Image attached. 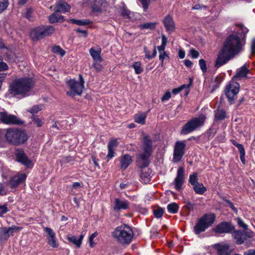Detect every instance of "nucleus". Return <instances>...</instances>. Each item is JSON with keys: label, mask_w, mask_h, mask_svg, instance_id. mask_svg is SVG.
<instances>
[{"label": "nucleus", "mask_w": 255, "mask_h": 255, "mask_svg": "<svg viewBox=\"0 0 255 255\" xmlns=\"http://www.w3.org/2000/svg\"><path fill=\"white\" fill-rule=\"evenodd\" d=\"M242 43L240 38L236 35L231 34L224 43L219 52L215 63V67L219 68L226 64L230 59L241 50Z\"/></svg>", "instance_id": "1"}, {"label": "nucleus", "mask_w": 255, "mask_h": 255, "mask_svg": "<svg viewBox=\"0 0 255 255\" xmlns=\"http://www.w3.org/2000/svg\"><path fill=\"white\" fill-rule=\"evenodd\" d=\"M34 83L30 78H22L13 81L9 88V93L13 96L21 95L24 97L28 95L27 93L33 88Z\"/></svg>", "instance_id": "2"}, {"label": "nucleus", "mask_w": 255, "mask_h": 255, "mask_svg": "<svg viewBox=\"0 0 255 255\" xmlns=\"http://www.w3.org/2000/svg\"><path fill=\"white\" fill-rule=\"evenodd\" d=\"M4 136L6 141L13 145L23 144L28 138V135L24 130L15 128L6 129Z\"/></svg>", "instance_id": "3"}, {"label": "nucleus", "mask_w": 255, "mask_h": 255, "mask_svg": "<svg viewBox=\"0 0 255 255\" xmlns=\"http://www.w3.org/2000/svg\"><path fill=\"white\" fill-rule=\"evenodd\" d=\"M112 234L115 240L122 245L129 244L133 236L131 229L126 225L117 227Z\"/></svg>", "instance_id": "4"}, {"label": "nucleus", "mask_w": 255, "mask_h": 255, "mask_svg": "<svg viewBox=\"0 0 255 255\" xmlns=\"http://www.w3.org/2000/svg\"><path fill=\"white\" fill-rule=\"evenodd\" d=\"M152 141L147 135L144 136L143 140L142 153L137 155V162L141 168H145L149 164V158L152 153Z\"/></svg>", "instance_id": "5"}, {"label": "nucleus", "mask_w": 255, "mask_h": 255, "mask_svg": "<svg viewBox=\"0 0 255 255\" xmlns=\"http://www.w3.org/2000/svg\"><path fill=\"white\" fill-rule=\"evenodd\" d=\"M216 219L215 214L210 213L204 215L197 221L194 227V231L196 235L204 232L207 228L211 226Z\"/></svg>", "instance_id": "6"}, {"label": "nucleus", "mask_w": 255, "mask_h": 255, "mask_svg": "<svg viewBox=\"0 0 255 255\" xmlns=\"http://www.w3.org/2000/svg\"><path fill=\"white\" fill-rule=\"evenodd\" d=\"M206 118L204 115L194 118L188 121L182 128L181 134H187L190 133L204 125Z\"/></svg>", "instance_id": "7"}, {"label": "nucleus", "mask_w": 255, "mask_h": 255, "mask_svg": "<svg viewBox=\"0 0 255 255\" xmlns=\"http://www.w3.org/2000/svg\"><path fill=\"white\" fill-rule=\"evenodd\" d=\"M240 84L234 80L231 81L226 87L225 94L230 104H233L237 98L240 91Z\"/></svg>", "instance_id": "8"}, {"label": "nucleus", "mask_w": 255, "mask_h": 255, "mask_svg": "<svg viewBox=\"0 0 255 255\" xmlns=\"http://www.w3.org/2000/svg\"><path fill=\"white\" fill-rule=\"evenodd\" d=\"M84 81L81 75H79V82L74 79L69 80L67 82V84L70 91H68L67 94L72 97L76 95H81L84 87Z\"/></svg>", "instance_id": "9"}, {"label": "nucleus", "mask_w": 255, "mask_h": 255, "mask_svg": "<svg viewBox=\"0 0 255 255\" xmlns=\"http://www.w3.org/2000/svg\"><path fill=\"white\" fill-rule=\"evenodd\" d=\"M186 141H177L175 142L172 158V162L177 163L181 161L185 153Z\"/></svg>", "instance_id": "10"}, {"label": "nucleus", "mask_w": 255, "mask_h": 255, "mask_svg": "<svg viewBox=\"0 0 255 255\" xmlns=\"http://www.w3.org/2000/svg\"><path fill=\"white\" fill-rule=\"evenodd\" d=\"M0 122L9 125H21L24 122L16 116L9 114L6 112H0Z\"/></svg>", "instance_id": "11"}, {"label": "nucleus", "mask_w": 255, "mask_h": 255, "mask_svg": "<svg viewBox=\"0 0 255 255\" xmlns=\"http://www.w3.org/2000/svg\"><path fill=\"white\" fill-rule=\"evenodd\" d=\"M235 227L230 223L223 222L216 226L213 231L217 234L232 233Z\"/></svg>", "instance_id": "12"}, {"label": "nucleus", "mask_w": 255, "mask_h": 255, "mask_svg": "<svg viewBox=\"0 0 255 255\" xmlns=\"http://www.w3.org/2000/svg\"><path fill=\"white\" fill-rule=\"evenodd\" d=\"M184 181V169L183 167H180L178 169L176 177L173 182L175 188L178 191H180L182 189Z\"/></svg>", "instance_id": "13"}, {"label": "nucleus", "mask_w": 255, "mask_h": 255, "mask_svg": "<svg viewBox=\"0 0 255 255\" xmlns=\"http://www.w3.org/2000/svg\"><path fill=\"white\" fill-rule=\"evenodd\" d=\"M26 177L25 173H18L10 178L8 184L11 188H16L25 181Z\"/></svg>", "instance_id": "14"}, {"label": "nucleus", "mask_w": 255, "mask_h": 255, "mask_svg": "<svg viewBox=\"0 0 255 255\" xmlns=\"http://www.w3.org/2000/svg\"><path fill=\"white\" fill-rule=\"evenodd\" d=\"M15 156L18 162L26 167H29L31 165V161L28 159L23 149L17 148L16 150Z\"/></svg>", "instance_id": "15"}, {"label": "nucleus", "mask_w": 255, "mask_h": 255, "mask_svg": "<svg viewBox=\"0 0 255 255\" xmlns=\"http://www.w3.org/2000/svg\"><path fill=\"white\" fill-rule=\"evenodd\" d=\"M213 248L217 251L218 255H229L232 252L230 245L224 243L215 244Z\"/></svg>", "instance_id": "16"}, {"label": "nucleus", "mask_w": 255, "mask_h": 255, "mask_svg": "<svg viewBox=\"0 0 255 255\" xmlns=\"http://www.w3.org/2000/svg\"><path fill=\"white\" fill-rule=\"evenodd\" d=\"M251 70L248 68L246 64L236 70V74L233 78V80H241L245 78H249L248 75L250 73Z\"/></svg>", "instance_id": "17"}, {"label": "nucleus", "mask_w": 255, "mask_h": 255, "mask_svg": "<svg viewBox=\"0 0 255 255\" xmlns=\"http://www.w3.org/2000/svg\"><path fill=\"white\" fill-rule=\"evenodd\" d=\"M94 11L102 10L107 5L106 0H87Z\"/></svg>", "instance_id": "18"}, {"label": "nucleus", "mask_w": 255, "mask_h": 255, "mask_svg": "<svg viewBox=\"0 0 255 255\" xmlns=\"http://www.w3.org/2000/svg\"><path fill=\"white\" fill-rule=\"evenodd\" d=\"M232 235L233 239L236 241V244L238 245L244 244L247 240L244 231L234 229L232 233Z\"/></svg>", "instance_id": "19"}, {"label": "nucleus", "mask_w": 255, "mask_h": 255, "mask_svg": "<svg viewBox=\"0 0 255 255\" xmlns=\"http://www.w3.org/2000/svg\"><path fill=\"white\" fill-rule=\"evenodd\" d=\"M164 25L167 31L171 33L173 32L175 28L174 21L172 16L167 15L163 20Z\"/></svg>", "instance_id": "20"}, {"label": "nucleus", "mask_w": 255, "mask_h": 255, "mask_svg": "<svg viewBox=\"0 0 255 255\" xmlns=\"http://www.w3.org/2000/svg\"><path fill=\"white\" fill-rule=\"evenodd\" d=\"M129 202L128 200H122L119 198H116L113 209L115 211L127 210L129 208Z\"/></svg>", "instance_id": "21"}, {"label": "nucleus", "mask_w": 255, "mask_h": 255, "mask_svg": "<svg viewBox=\"0 0 255 255\" xmlns=\"http://www.w3.org/2000/svg\"><path fill=\"white\" fill-rule=\"evenodd\" d=\"M30 36L35 40L41 39L44 37L42 26H39L32 30L30 32Z\"/></svg>", "instance_id": "22"}, {"label": "nucleus", "mask_w": 255, "mask_h": 255, "mask_svg": "<svg viewBox=\"0 0 255 255\" xmlns=\"http://www.w3.org/2000/svg\"><path fill=\"white\" fill-rule=\"evenodd\" d=\"M56 10L59 12L65 13L70 9V6L65 1H59L55 5Z\"/></svg>", "instance_id": "23"}, {"label": "nucleus", "mask_w": 255, "mask_h": 255, "mask_svg": "<svg viewBox=\"0 0 255 255\" xmlns=\"http://www.w3.org/2000/svg\"><path fill=\"white\" fill-rule=\"evenodd\" d=\"M101 48H99L97 50L93 47L90 49L89 53L94 61H99V63L102 61L103 59L101 56Z\"/></svg>", "instance_id": "24"}, {"label": "nucleus", "mask_w": 255, "mask_h": 255, "mask_svg": "<svg viewBox=\"0 0 255 255\" xmlns=\"http://www.w3.org/2000/svg\"><path fill=\"white\" fill-rule=\"evenodd\" d=\"M64 17L56 10L49 16V21L51 23L56 22H62L64 21Z\"/></svg>", "instance_id": "25"}, {"label": "nucleus", "mask_w": 255, "mask_h": 255, "mask_svg": "<svg viewBox=\"0 0 255 255\" xmlns=\"http://www.w3.org/2000/svg\"><path fill=\"white\" fill-rule=\"evenodd\" d=\"M84 236V235L81 234L79 238H77L75 236H68L67 237V239L70 242L73 243L77 248H80Z\"/></svg>", "instance_id": "26"}, {"label": "nucleus", "mask_w": 255, "mask_h": 255, "mask_svg": "<svg viewBox=\"0 0 255 255\" xmlns=\"http://www.w3.org/2000/svg\"><path fill=\"white\" fill-rule=\"evenodd\" d=\"M132 162L130 156L126 154L121 159V167L122 169L125 170Z\"/></svg>", "instance_id": "27"}, {"label": "nucleus", "mask_w": 255, "mask_h": 255, "mask_svg": "<svg viewBox=\"0 0 255 255\" xmlns=\"http://www.w3.org/2000/svg\"><path fill=\"white\" fill-rule=\"evenodd\" d=\"M140 178L144 183H148L150 181V171L149 169L142 170L140 173Z\"/></svg>", "instance_id": "28"}, {"label": "nucleus", "mask_w": 255, "mask_h": 255, "mask_svg": "<svg viewBox=\"0 0 255 255\" xmlns=\"http://www.w3.org/2000/svg\"><path fill=\"white\" fill-rule=\"evenodd\" d=\"M7 236V239L9 238L10 236H13V233L14 232L20 231L22 229V228L21 227H17L16 226H12L9 228H3Z\"/></svg>", "instance_id": "29"}, {"label": "nucleus", "mask_w": 255, "mask_h": 255, "mask_svg": "<svg viewBox=\"0 0 255 255\" xmlns=\"http://www.w3.org/2000/svg\"><path fill=\"white\" fill-rule=\"evenodd\" d=\"M193 188L195 192L199 195H202L207 191V188L203 184L199 182L193 186Z\"/></svg>", "instance_id": "30"}, {"label": "nucleus", "mask_w": 255, "mask_h": 255, "mask_svg": "<svg viewBox=\"0 0 255 255\" xmlns=\"http://www.w3.org/2000/svg\"><path fill=\"white\" fill-rule=\"evenodd\" d=\"M215 117L216 120H223L226 118V113L224 110L218 109L215 111Z\"/></svg>", "instance_id": "31"}, {"label": "nucleus", "mask_w": 255, "mask_h": 255, "mask_svg": "<svg viewBox=\"0 0 255 255\" xmlns=\"http://www.w3.org/2000/svg\"><path fill=\"white\" fill-rule=\"evenodd\" d=\"M146 117V113H142L136 114L134 117V121L136 123L143 125L145 123V120Z\"/></svg>", "instance_id": "32"}, {"label": "nucleus", "mask_w": 255, "mask_h": 255, "mask_svg": "<svg viewBox=\"0 0 255 255\" xmlns=\"http://www.w3.org/2000/svg\"><path fill=\"white\" fill-rule=\"evenodd\" d=\"M131 67L133 68L135 73L137 75L142 73L143 71V68L141 66V63L139 61L134 62L131 65Z\"/></svg>", "instance_id": "33"}, {"label": "nucleus", "mask_w": 255, "mask_h": 255, "mask_svg": "<svg viewBox=\"0 0 255 255\" xmlns=\"http://www.w3.org/2000/svg\"><path fill=\"white\" fill-rule=\"evenodd\" d=\"M44 37L51 35L55 31V28L53 26H42Z\"/></svg>", "instance_id": "34"}, {"label": "nucleus", "mask_w": 255, "mask_h": 255, "mask_svg": "<svg viewBox=\"0 0 255 255\" xmlns=\"http://www.w3.org/2000/svg\"><path fill=\"white\" fill-rule=\"evenodd\" d=\"M167 209L170 213H177L179 210V206L176 203L169 204L167 206Z\"/></svg>", "instance_id": "35"}, {"label": "nucleus", "mask_w": 255, "mask_h": 255, "mask_svg": "<svg viewBox=\"0 0 255 255\" xmlns=\"http://www.w3.org/2000/svg\"><path fill=\"white\" fill-rule=\"evenodd\" d=\"M69 21L73 24L78 25H86L91 23V21L88 19L77 20L75 19H71Z\"/></svg>", "instance_id": "36"}, {"label": "nucleus", "mask_w": 255, "mask_h": 255, "mask_svg": "<svg viewBox=\"0 0 255 255\" xmlns=\"http://www.w3.org/2000/svg\"><path fill=\"white\" fill-rule=\"evenodd\" d=\"M189 183H190L192 186L199 183L198 173L197 172H194L193 174L190 175Z\"/></svg>", "instance_id": "37"}, {"label": "nucleus", "mask_w": 255, "mask_h": 255, "mask_svg": "<svg viewBox=\"0 0 255 255\" xmlns=\"http://www.w3.org/2000/svg\"><path fill=\"white\" fill-rule=\"evenodd\" d=\"M156 22H146L139 25V27L141 29H149L150 30L154 29L156 26Z\"/></svg>", "instance_id": "38"}, {"label": "nucleus", "mask_w": 255, "mask_h": 255, "mask_svg": "<svg viewBox=\"0 0 255 255\" xmlns=\"http://www.w3.org/2000/svg\"><path fill=\"white\" fill-rule=\"evenodd\" d=\"M144 52L145 53V57L148 59H152L155 57L156 55L157 52L156 49V46H154V48L152 51V54H150V52L147 49L146 47H144Z\"/></svg>", "instance_id": "39"}, {"label": "nucleus", "mask_w": 255, "mask_h": 255, "mask_svg": "<svg viewBox=\"0 0 255 255\" xmlns=\"http://www.w3.org/2000/svg\"><path fill=\"white\" fill-rule=\"evenodd\" d=\"M121 15L125 18H129L130 14L131 12L129 10L126 6L124 4L121 7Z\"/></svg>", "instance_id": "40"}, {"label": "nucleus", "mask_w": 255, "mask_h": 255, "mask_svg": "<svg viewBox=\"0 0 255 255\" xmlns=\"http://www.w3.org/2000/svg\"><path fill=\"white\" fill-rule=\"evenodd\" d=\"M32 13L33 9L31 8H27L26 11L23 13V15L26 18L29 20L32 21L33 20Z\"/></svg>", "instance_id": "41"}, {"label": "nucleus", "mask_w": 255, "mask_h": 255, "mask_svg": "<svg viewBox=\"0 0 255 255\" xmlns=\"http://www.w3.org/2000/svg\"><path fill=\"white\" fill-rule=\"evenodd\" d=\"M232 144L237 147L240 151V154H246L244 146L242 144L238 143L234 140H231Z\"/></svg>", "instance_id": "42"}, {"label": "nucleus", "mask_w": 255, "mask_h": 255, "mask_svg": "<svg viewBox=\"0 0 255 255\" xmlns=\"http://www.w3.org/2000/svg\"><path fill=\"white\" fill-rule=\"evenodd\" d=\"M9 4L8 0H0V13L4 11Z\"/></svg>", "instance_id": "43"}, {"label": "nucleus", "mask_w": 255, "mask_h": 255, "mask_svg": "<svg viewBox=\"0 0 255 255\" xmlns=\"http://www.w3.org/2000/svg\"><path fill=\"white\" fill-rule=\"evenodd\" d=\"M42 108V106L41 105H34L31 108L27 110V111L32 114H36L40 111Z\"/></svg>", "instance_id": "44"}, {"label": "nucleus", "mask_w": 255, "mask_h": 255, "mask_svg": "<svg viewBox=\"0 0 255 255\" xmlns=\"http://www.w3.org/2000/svg\"><path fill=\"white\" fill-rule=\"evenodd\" d=\"M47 242L48 244L53 248H56L58 247L59 244L56 241V237L49 238Z\"/></svg>", "instance_id": "45"}, {"label": "nucleus", "mask_w": 255, "mask_h": 255, "mask_svg": "<svg viewBox=\"0 0 255 255\" xmlns=\"http://www.w3.org/2000/svg\"><path fill=\"white\" fill-rule=\"evenodd\" d=\"M31 119H32L33 123L38 127H41L43 125V122L36 115H32Z\"/></svg>", "instance_id": "46"}, {"label": "nucleus", "mask_w": 255, "mask_h": 255, "mask_svg": "<svg viewBox=\"0 0 255 255\" xmlns=\"http://www.w3.org/2000/svg\"><path fill=\"white\" fill-rule=\"evenodd\" d=\"M52 51L56 54H59L61 56H63L65 52L64 50H63L60 46H55L52 48Z\"/></svg>", "instance_id": "47"}, {"label": "nucleus", "mask_w": 255, "mask_h": 255, "mask_svg": "<svg viewBox=\"0 0 255 255\" xmlns=\"http://www.w3.org/2000/svg\"><path fill=\"white\" fill-rule=\"evenodd\" d=\"M164 210L161 207H158L153 211L154 215L157 218H161L162 216Z\"/></svg>", "instance_id": "48"}, {"label": "nucleus", "mask_w": 255, "mask_h": 255, "mask_svg": "<svg viewBox=\"0 0 255 255\" xmlns=\"http://www.w3.org/2000/svg\"><path fill=\"white\" fill-rule=\"evenodd\" d=\"M237 222L238 224V225L239 226V227L243 228L244 230H246L248 229V226L247 224H246L243 220L240 217H238L236 219Z\"/></svg>", "instance_id": "49"}, {"label": "nucleus", "mask_w": 255, "mask_h": 255, "mask_svg": "<svg viewBox=\"0 0 255 255\" xmlns=\"http://www.w3.org/2000/svg\"><path fill=\"white\" fill-rule=\"evenodd\" d=\"M7 236L6 235L3 228L0 229V243L3 241L7 240Z\"/></svg>", "instance_id": "50"}, {"label": "nucleus", "mask_w": 255, "mask_h": 255, "mask_svg": "<svg viewBox=\"0 0 255 255\" xmlns=\"http://www.w3.org/2000/svg\"><path fill=\"white\" fill-rule=\"evenodd\" d=\"M199 64L202 71L205 73L207 71L206 62L205 60L201 59L199 61Z\"/></svg>", "instance_id": "51"}, {"label": "nucleus", "mask_w": 255, "mask_h": 255, "mask_svg": "<svg viewBox=\"0 0 255 255\" xmlns=\"http://www.w3.org/2000/svg\"><path fill=\"white\" fill-rule=\"evenodd\" d=\"M92 67H93L96 72H98L101 71L103 68V66L99 62V61H94Z\"/></svg>", "instance_id": "52"}, {"label": "nucleus", "mask_w": 255, "mask_h": 255, "mask_svg": "<svg viewBox=\"0 0 255 255\" xmlns=\"http://www.w3.org/2000/svg\"><path fill=\"white\" fill-rule=\"evenodd\" d=\"M98 235L97 232H95L93 233L89 238V242L90 244V246L91 248H93L96 245L95 243L93 242V239L97 237Z\"/></svg>", "instance_id": "53"}, {"label": "nucleus", "mask_w": 255, "mask_h": 255, "mask_svg": "<svg viewBox=\"0 0 255 255\" xmlns=\"http://www.w3.org/2000/svg\"><path fill=\"white\" fill-rule=\"evenodd\" d=\"M118 146V141L116 139H112L108 143V148H111L114 149L115 147Z\"/></svg>", "instance_id": "54"}, {"label": "nucleus", "mask_w": 255, "mask_h": 255, "mask_svg": "<svg viewBox=\"0 0 255 255\" xmlns=\"http://www.w3.org/2000/svg\"><path fill=\"white\" fill-rule=\"evenodd\" d=\"M189 53L191 57L194 59H196L199 56V52L195 49H191L189 51Z\"/></svg>", "instance_id": "55"}, {"label": "nucleus", "mask_w": 255, "mask_h": 255, "mask_svg": "<svg viewBox=\"0 0 255 255\" xmlns=\"http://www.w3.org/2000/svg\"><path fill=\"white\" fill-rule=\"evenodd\" d=\"M44 231L49 235V238L55 237V234L53 230L49 227H45L44 229Z\"/></svg>", "instance_id": "56"}, {"label": "nucleus", "mask_w": 255, "mask_h": 255, "mask_svg": "<svg viewBox=\"0 0 255 255\" xmlns=\"http://www.w3.org/2000/svg\"><path fill=\"white\" fill-rule=\"evenodd\" d=\"M185 205L184 207L189 211L193 210L194 209V204L191 203L189 200L185 201Z\"/></svg>", "instance_id": "57"}, {"label": "nucleus", "mask_w": 255, "mask_h": 255, "mask_svg": "<svg viewBox=\"0 0 255 255\" xmlns=\"http://www.w3.org/2000/svg\"><path fill=\"white\" fill-rule=\"evenodd\" d=\"M7 211L8 210L6 205L0 206V217L2 216L3 215L6 213Z\"/></svg>", "instance_id": "58"}, {"label": "nucleus", "mask_w": 255, "mask_h": 255, "mask_svg": "<svg viewBox=\"0 0 255 255\" xmlns=\"http://www.w3.org/2000/svg\"><path fill=\"white\" fill-rule=\"evenodd\" d=\"M246 237L247 239L252 238L254 236V233L251 230H246L244 231Z\"/></svg>", "instance_id": "59"}, {"label": "nucleus", "mask_w": 255, "mask_h": 255, "mask_svg": "<svg viewBox=\"0 0 255 255\" xmlns=\"http://www.w3.org/2000/svg\"><path fill=\"white\" fill-rule=\"evenodd\" d=\"M171 93L170 92H167L162 97V98H161V100L162 102L165 101H167V100H169V99L171 98Z\"/></svg>", "instance_id": "60"}, {"label": "nucleus", "mask_w": 255, "mask_h": 255, "mask_svg": "<svg viewBox=\"0 0 255 255\" xmlns=\"http://www.w3.org/2000/svg\"><path fill=\"white\" fill-rule=\"evenodd\" d=\"M226 202L228 204V206L232 209V210L235 212L236 213H237L238 210L234 206L233 203L230 201L229 200L226 199L225 200Z\"/></svg>", "instance_id": "61"}, {"label": "nucleus", "mask_w": 255, "mask_h": 255, "mask_svg": "<svg viewBox=\"0 0 255 255\" xmlns=\"http://www.w3.org/2000/svg\"><path fill=\"white\" fill-rule=\"evenodd\" d=\"M166 58H169V56L166 52H163L162 53H160L159 55V59L161 62H164V60Z\"/></svg>", "instance_id": "62"}, {"label": "nucleus", "mask_w": 255, "mask_h": 255, "mask_svg": "<svg viewBox=\"0 0 255 255\" xmlns=\"http://www.w3.org/2000/svg\"><path fill=\"white\" fill-rule=\"evenodd\" d=\"M115 152L114 151V149L108 148V153L107 155V158L108 159H111L114 156Z\"/></svg>", "instance_id": "63"}, {"label": "nucleus", "mask_w": 255, "mask_h": 255, "mask_svg": "<svg viewBox=\"0 0 255 255\" xmlns=\"http://www.w3.org/2000/svg\"><path fill=\"white\" fill-rule=\"evenodd\" d=\"M76 31L77 32L81 33L84 37H86L87 36L88 32L86 30H82L78 28L76 30Z\"/></svg>", "instance_id": "64"}]
</instances>
